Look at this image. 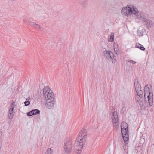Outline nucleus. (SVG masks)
Instances as JSON below:
<instances>
[{
	"label": "nucleus",
	"mask_w": 154,
	"mask_h": 154,
	"mask_svg": "<svg viewBox=\"0 0 154 154\" xmlns=\"http://www.w3.org/2000/svg\"><path fill=\"white\" fill-rule=\"evenodd\" d=\"M148 15L141 12L137 14V18L142 21L148 29L150 28L153 25L152 21L147 18Z\"/></svg>",
	"instance_id": "3"
},
{
	"label": "nucleus",
	"mask_w": 154,
	"mask_h": 154,
	"mask_svg": "<svg viewBox=\"0 0 154 154\" xmlns=\"http://www.w3.org/2000/svg\"><path fill=\"white\" fill-rule=\"evenodd\" d=\"M30 24L35 28L37 29L38 24H37L34 22H30Z\"/></svg>",
	"instance_id": "22"
},
{
	"label": "nucleus",
	"mask_w": 154,
	"mask_h": 154,
	"mask_svg": "<svg viewBox=\"0 0 154 154\" xmlns=\"http://www.w3.org/2000/svg\"><path fill=\"white\" fill-rule=\"evenodd\" d=\"M144 96L145 98L146 96H147L148 101L150 106H152L153 104V93L152 88H148L147 85L144 87Z\"/></svg>",
	"instance_id": "5"
},
{
	"label": "nucleus",
	"mask_w": 154,
	"mask_h": 154,
	"mask_svg": "<svg viewBox=\"0 0 154 154\" xmlns=\"http://www.w3.org/2000/svg\"><path fill=\"white\" fill-rule=\"evenodd\" d=\"M134 86L135 88H139L141 86L139 84L138 81V79H135V82H134Z\"/></svg>",
	"instance_id": "18"
},
{
	"label": "nucleus",
	"mask_w": 154,
	"mask_h": 154,
	"mask_svg": "<svg viewBox=\"0 0 154 154\" xmlns=\"http://www.w3.org/2000/svg\"><path fill=\"white\" fill-rule=\"evenodd\" d=\"M24 103L25 104V106H27L29 105L30 103V102L29 101H26L24 102Z\"/></svg>",
	"instance_id": "25"
},
{
	"label": "nucleus",
	"mask_w": 154,
	"mask_h": 154,
	"mask_svg": "<svg viewBox=\"0 0 154 154\" xmlns=\"http://www.w3.org/2000/svg\"><path fill=\"white\" fill-rule=\"evenodd\" d=\"M127 61L128 62H130L132 64H134L136 63V62L133 60H128Z\"/></svg>",
	"instance_id": "27"
},
{
	"label": "nucleus",
	"mask_w": 154,
	"mask_h": 154,
	"mask_svg": "<svg viewBox=\"0 0 154 154\" xmlns=\"http://www.w3.org/2000/svg\"><path fill=\"white\" fill-rule=\"evenodd\" d=\"M139 97L140 98L139 99L137 100V102L139 103V105L141 106V105H143V96L142 97Z\"/></svg>",
	"instance_id": "21"
},
{
	"label": "nucleus",
	"mask_w": 154,
	"mask_h": 154,
	"mask_svg": "<svg viewBox=\"0 0 154 154\" xmlns=\"http://www.w3.org/2000/svg\"><path fill=\"white\" fill-rule=\"evenodd\" d=\"M135 89L136 92L138 96L141 97L143 96V91L141 90V87L139 88H135Z\"/></svg>",
	"instance_id": "13"
},
{
	"label": "nucleus",
	"mask_w": 154,
	"mask_h": 154,
	"mask_svg": "<svg viewBox=\"0 0 154 154\" xmlns=\"http://www.w3.org/2000/svg\"><path fill=\"white\" fill-rule=\"evenodd\" d=\"M121 126V133L122 136H128L129 131L128 130V125L127 123L122 122Z\"/></svg>",
	"instance_id": "10"
},
{
	"label": "nucleus",
	"mask_w": 154,
	"mask_h": 154,
	"mask_svg": "<svg viewBox=\"0 0 154 154\" xmlns=\"http://www.w3.org/2000/svg\"><path fill=\"white\" fill-rule=\"evenodd\" d=\"M14 104L15 102L13 101L12 103L11 104L9 108V114L8 115V118L10 119V122L11 121V119H12L13 116L14 115L13 114V111L14 110Z\"/></svg>",
	"instance_id": "11"
},
{
	"label": "nucleus",
	"mask_w": 154,
	"mask_h": 154,
	"mask_svg": "<svg viewBox=\"0 0 154 154\" xmlns=\"http://www.w3.org/2000/svg\"><path fill=\"white\" fill-rule=\"evenodd\" d=\"M87 136L85 130L82 129L79 133L74 143L73 154H80L83 146L85 143Z\"/></svg>",
	"instance_id": "1"
},
{
	"label": "nucleus",
	"mask_w": 154,
	"mask_h": 154,
	"mask_svg": "<svg viewBox=\"0 0 154 154\" xmlns=\"http://www.w3.org/2000/svg\"><path fill=\"white\" fill-rule=\"evenodd\" d=\"M112 123L113 124L114 127L116 128H118V116L117 112L116 111H114L112 113V115L111 117Z\"/></svg>",
	"instance_id": "9"
},
{
	"label": "nucleus",
	"mask_w": 154,
	"mask_h": 154,
	"mask_svg": "<svg viewBox=\"0 0 154 154\" xmlns=\"http://www.w3.org/2000/svg\"><path fill=\"white\" fill-rule=\"evenodd\" d=\"M113 48L114 50V52L115 54H116L117 55L118 54V52L119 51V48L117 45L116 44L114 45Z\"/></svg>",
	"instance_id": "14"
},
{
	"label": "nucleus",
	"mask_w": 154,
	"mask_h": 154,
	"mask_svg": "<svg viewBox=\"0 0 154 154\" xmlns=\"http://www.w3.org/2000/svg\"><path fill=\"white\" fill-rule=\"evenodd\" d=\"M137 47L142 50L144 51L145 50V48L142 45L138 43V44H137Z\"/></svg>",
	"instance_id": "19"
},
{
	"label": "nucleus",
	"mask_w": 154,
	"mask_h": 154,
	"mask_svg": "<svg viewBox=\"0 0 154 154\" xmlns=\"http://www.w3.org/2000/svg\"><path fill=\"white\" fill-rule=\"evenodd\" d=\"M37 27L38 28L40 29H41V26H40V25H39L38 24V25L37 28Z\"/></svg>",
	"instance_id": "29"
},
{
	"label": "nucleus",
	"mask_w": 154,
	"mask_h": 154,
	"mask_svg": "<svg viewBox=\"0 0 154 154\" xmlns=\"http://www.w3.org/2000/svg\"><path fill=\"white\" fill-rule=\"evenodd\" d=\"M40 112L39 110L38 109H35L32 110L27 113L28 116H31L33 115L39 114Z\"/></svg>",
	"instance_id": "12"
},
{
	"label": "nucleus",
	"mask_w": 154,
	"mask_h": 154,
	"mask_svg": "<svg viewBox=\"0 0 154 154\" xmlns=\"http://www.w3.org/2000/svg\"><path fill=\"white\" fill-rule=\"evenodd\" d=\"M114 33H111V35L110 36V38H108V41H111L112 42H113L114 40Z\"/></svg>",
	"instance_id": "16"
},
{
	"label": "nucleus",
	"mask_w": 154,
	"mask_h": 154,
	"mask_svg": "<svg viewBox=\"0 0 154 154\" xmlns=\"http://www.w3.org/2000/svg\"><path fill=\"white\" fill-rule=\"evenodd\" d=\"M137 33L138 35L139 36H141L142 35L143 33V32L139 29L137 30Z\"/></svg>",
	"instance_id": "23"
},
{
	"label": "nucleus",
	"mask_w": 154,
	"mask_h": 154,
	"mask_svg": "<svg viewBox=\"0 0 154 154\" xmlns=\"http://www.w3.org/2000/svg\"><path fill=\"white\" fill-rule=\"evenodd\" d=\"M45 106L49 109H53L54 108L55 101L54 100V95L48 98H45Z\"/></svg>",
	"instance_id": "6"
},
{
	"label": "nucleus",
	"mask_w": 154,
	"mask_h": 154,
	"mask_svg": "<svg viewBox=\"0 0 154 154\" xmlns=\"http://www.w3.org/2000/svg\"><path fill=\"white\" fill-rule=\"evenodd\" d=\"M30 99V96L28 97V98L26 99V100H27V101H29Z\"/></svg>",
	"instance_id": "28"
},
{
	"label": "nucleus",
	"mask_w": 154,
	"mask_h": 154,
	"mask_svg": "<svg viewBox=\"0 0 154 154\" xmlns=\"http://www.w3.org/2000/svg\"><path fill=\"white\" fill-rule=\"evenodd\" d=\"M104 56L106 59L112 60L113 63H115L116 60L114 59L113 53L110 51L105 50L103 51Z\"/></svg>",
	"instance_id": "7"
},
{
	"label": "nucleus",
	"mask_w": 154,
	"mask_h": 154,
	"mask_svg": "<svg viewBox=\"0 0 154 154\" xmlns=\"http://www.w3.org/2000/svg\"><path fill=\"white\" fill-rule=\"evenodd\" d=\"M53 149L51 148H48L45 152V154H53Z\"/></svg>",
	"instance_id": "15"
},
{
	"label": "nucleus",
	"mask_w": 154,
	"mask_h": 154,
	"mask_svg": "<svg viewBox=\"0 0 154 154\" xmlns=\"http://www.w3.org/2000/svg\"><path fill=\"white\" fill-rule=\"evenodd\" d=\"M73 140L72 137H67L65 139L63 149L65 153L67 154L71 153L73 148Z\"/></svg>",
	"instance_id": "2"
},
{
	"label": "nucleus",
	"mask_w": 154,
	"mask_h": 154,
	"mask_svg": "<svg viewBox=\"0 0 154 154\" xmlns=\"http://www.w3.org/2000/svg\"><path fill=\"white\" fill-rule=\"evenodd\" d=\"M126 110V107L123 106L121 108L120 111L121 112L123 113Z\"/></svg>",
	"instance_id": "24"
},
{
	"label": "nucleus",
	"mask_w": 154,
	"mask_h": 154,
	"mask_svg": "<svg viewBox=\"0 0 154 154\" xmlns=\"http://www.w3.org/2000/svg\"><path fill=\"white\" fill-rule=\"evenodd\" d=\"M138 11L135 7L132 8L128 6L124 7L121 11L122 14L125 15H128L129 14H135L137 16L138 14Z\"/></svg>",
	"instance_id": "4"
},
{
	"label": "nucleus",
	"mask_w": 154,
	"mask_h": 154,
	"mask_svg": "<svg viewBox=\"0 0 154 154\" xmlns=\"http://www.w3.org/2000/svg\"><path fill=\"white\" fill-rule=\"evenodd\" d=\"M43 96L45 98H48L51 96H53L54 95V93L50 89L49 87H45L43 89Z\"/></svg>",
	"instance_id": "8"
},
{
	"label": "nucleus",
	"mask_w": 154,
	"mask_h": 154,
	"mask_svg": "<svg viewBox=\"0 0 154 154\" xmlns=\"http://www.w3.org/2000/svg\"><path fill=\"white\" fill-rule=\"evenodd\" d=\"M79 2L83 6H85L86 5L87 0H79Z\"/></svg>",
	"instance_id": "17"
},
{
	"label": "nucleus",
	"mask_w": 154,
	"mask_h": 154,
	"mask_svg": "<svg viewBox=\"0 0 154 154\" xmlns=\"http://www.w3.org/2000/svg\"><path fill=\"white\" fill-rule=\"evenodd\" d=\"M125 144L124 145V146H123V149L124 150H126L127 149L128 147V146L127 145L128 144H126V143H125Z\"/></svg>",
	"instance_id": "26"
},
{
	"label": "nucleus",
	"mask_w": 154,
	"mask_h": 154,
	"mask_svg": "<svg viewBox=\"0 0 154 154\" xmlns=\"http://www.w3.org/2000/svg\"><path fill=\"white\" fill-rule=\"evenodd\" d=\"M122 137H123L124 143L126 144H128V136H123Z\"/></svg>",
	"instance_id": "20"
}]
</instances>
